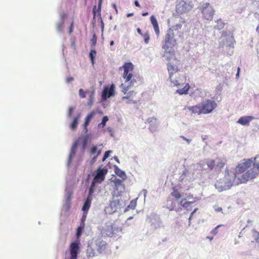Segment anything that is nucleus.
Instances as JSON below:
<instances>
[{
    "mask_svg": "<svg viewBox=\"0 0 259 259\" xmlns=\"http://www.w3.org/2000/svg\"><path fill=\"white\" fill-rule=\"evenodd\" d=\"M134 69V65L131 62H126L124 65L119 67V70H123L122 77L125 80V83H128L127 86L122 83L121 87L122 88V92L125 96L123 97V99H128L131 102L136 103L137 101L134 100V97L136 96V93L134 91L128 92L130 88L134 86L137 82V77L134 75L132 72Z\"/></svg>",
    "mask_w": 259,
    "mask_h": 259,
    "instance_id": "f257e3e1",
    "label": "nucleus"
},
{
    "mask_svg": "<svg viewBox=\"0 0 259 259\" xmlns=\"http://www.w3.org/2000/svg\"><path fill=\"white\" fill-rule=\"evenodd\" d=\"M170 196L172 198V199L169 197L167 200V208L170 211L176 209L177 202L184 208H187L192 203V202L188 201L185 198H182V195L176 187L172 188Z\"/></svg>",
    "mask_w": 259,
    "mask_h": 259,
    "instance_id": "f03ea898",
    "label": "nucleus"
},
{
    "mask_svg": "<svg viewBox=\"0 0 259 259\" xmlns=\"http://www.w3.org/2000/svg\"><path fill=\"white\" fill-rule=\"evenodd\" d=\"M174 62H168L167 64V69L169 74V79L174 87H179L181 85V77L182 75L179 73V61L176 57L174 59Z\"/></svg>",
    "mask_w": 259,
    "mask_h": 259,
    "instance_id": "7ed1b4c3",
    "label": "nucleus"
},
{
    "mask_svg": "<svg viewBox=\"0 0 259 259\" xmlns=\"http://www.w3.org/2000/svg\"><path fill=\"white\" fill-rule=\"evenodd\" d=\"M107 248V243L100 238L93 239L89 244L87 253L90 257H93L104 252Z\"/></svg>",
    "mask_w": 259,
    "mask_h": 259,
    "instance_id": "20e7f679",
    "label": "nucleus"
},
{
    "mask_svg": "<svg viewBox=\"0 0 259 259\" xmlns=\"http://www.w3.org/2000/svg\"><path fill=\"white\" fill-rule=\"evenodd\" d=\"M174 37V30L170 28L168 29L162 45V48L165 50V52L170 53L176 46L177 42Z\"/></svg>",
    "mask_w": 259,
    "mask_h": 259,
    "instance_id": "39448f33",
    "label": "nucleus"
},
{
    "mask_svg": "<svg viewBox=\"0 0 259 259\" xmlns=\"http://www.w3.org/2000/svg\"><path fill=\"white\" fill-rule=\"evenodd\" d=\"M107 173L108 169L106 168H101L100 167L97 169L96 174L93 175L94 179L90 188V195L93 193L96 184H101L104 181Z\"/></svg>",
    "mask_w": 259,
    "mask_h": 259,
    "instance_id": "423d86ee",
    "label": "nucleus"
},
{
    "mask_svg": "<svg viewBox=\"0 0 259 259\" xmlns=\"http://www.w3.org/2000/svg\"><path fill=\"white\" fill-rule=\"evenodd\" d=\"M258 173L259 172L253 167V168L247 170L238 178L239 181L238 183H246L249 180L255 178L258 175Z\"/></svg>",
    "mask_w": 259,
    "mask_h": 259,
    "instance_id": "0eeeda50",
    "label": "nucleus"
},
{
    "mask_svg": "<svg viewBox=\"0 0 259 259\" xmlns=\"http://www.w3.org/2000/svg\"><path fill=\"white\" fill-rule=\"evenodd\" d=\"M200 106L202 114H206L212 112L217 108V103L214 100L207 99L201 103Z\"/></svg>",
    "mask_w": 259,
    "mask_h": 259,
    "instance_id": "6e6552de",
    "label": "nucleus"
},
{
    "mask_svg": "<svg viewBox=\"0 0 259 259\" xmlns=\"http://www.w3.org/2000/svg\"><path fill=\"white\" fill-rule=\"evenodd\" d=\"M201 13L204 19L211 21L214 15V10L209 3H206L202 7Z\"/></svg>",
    "mask_w": 259,
    "mask_h": 259,
    "instance_id": "1a4fd4ad",
    "label": "nucleus"
},
{
    "mask_svg": "<svg viewBox=\"0 0 259 259\" xmlns=\"http://www.w3.org/2000/svg\"><path fill=\"white\" fill-rule=\"evenodd\" d=\"M79 241L72 242L68 248L70 254L69 259H77V255L79 252Z\"/></svg>",
    "mask_w": 259,
    "mask_h": 259,
    "instance_id": "9d476101",
    "label": "nucleus"
},
{
    "mask_svg": "<svg viewBox=\"0 0 259 259\" xmlns=\"http://www.w3.org/2000/svg\"><path fill=\"white\" fill-rule=\"evenodd\" d=\"M252 161L250 159H243L239 163L235 168V174H240L244 172L250 167Z\"/></svg>",
    "mask_w": 259,
    "mask_h": 259,
    "instance_id": "9b49d317",
    "label": "nucleus"
},
{
    "mask_svg": "<svg viewBox=\"0 0 259 259\" xmlns=\"http://www.w3.org/2000/svg\"><path fill=\"white\" fill-rule=\"evenodd\" d=\"M114 95V85L112 84L110 88H105L102 93V97L104 99L110 98Z\"/></svg>",
    "mask_w": 259,
    "mask_h": 259,
    "instance_id": "f8f14e48",
    "label": "nucleus"
},
{
    "mask_svg": "<svg viewBox=\"0 0 259 259\" xmlns=\"http://www.w3.org/2000/svg\"><path fill=\"white\" fill-rule=\"evenodd\" d=\"M187 9V5L185 2H180L177 5L176 11L178 13L183 14L186 12Z\"/></svg>",
    "mask_w": 259,
    "mask_h": 259,
    "instance_id": "ddd939ff",
    "label": "nucleus"
},
{
    "mask_svg": "<svg viewBox=\"0 0 259 259\" xmlns=\"http://www.w3.org/2000/svg\"><path fill=\"white\" fill-rule=\"evenodd\" d=\"M187 109L191 112V114L201 115L202 114L201 106L199 105L189 106Z\"/></svg>",
    "mask_w": 259,
    "mask_h": 259,
    "instance_id": "4468645a",
    "label": "nucleus"
},
{
    "mask_svg": "<svg viewBox=\"0 0 259 259\" xmlns=\"http://www.w3.org/2000/svg\"><path fill=\"white\" fill-rule=\"evenodd\" d=\"M253 119L251 116H245L241 117L237 122L243 125H248L249 122Z\"/></svg>",
    "mask_w": 259,
    "mask_h": 259,
    "instance_id": "2eb2a0df",
    "label": "nucleus"
},
{
    "mask_svg": "<svg viewBox=\"0 0 259 259\" xmlns=\"http://www.w3.org/2000/svg\"><path fill=\"white\" fill-rule=\"evenodd\" d=\"M150 21L151 22V24L153 25V28L154 29V31L157 35V36H159L160 34V30L159 28L158 24L157 22V21L156 19V18L153 16H151L150 17Z\"/></svg>",
    "mask_w": 259,
    "mask_h": 259,
    "instance_id": "dca6fc26",
    "label": "nucleus"
},
{
    "mask_svg": "<svg viewBox=\"0 0 259 259\" xmlns=\"http://www.w3.org/2000/svg\"><path fill=\"white\" fill-rule=\"evenodd\" d=\"M216 161V169L221 170L224 167L226 163V160L223 158H217Z\"/></svg>",
    "mask_w": 259,
    "mask_h": 259,
    "instance_id": "f3484780",
    "label": "nucleus"
},
{
    "mask_svg": "<svg viewBox=\"0 0 259 259\" xmlns=\"http://www.w3.org/2000/svg\"><path fill=\"white\" fill-rule=\"evenodd\" d=\"M97 112L95 111H92L85 118V121L83 123V126H84V128L85 130H87V127L88 125H89V123L90 122L91 119L96 114Z\"/></svg>",
    "mask_w": 259,
    "mask_h": 259,
    "instance_id": "a211bd4d",
    "label": "nucleus"
},
{
    "mask_svg": "<svg viewBox=\"0 0 259 259\" xmlns=\"http://www.w3.org/2000/svg\"><path fill=\"white\" fill-rule=\"evenodd\" d=\"M103 0H99L98 2V9L96 10V6H94L93 8V13L94 17H95L96 15L97 14L98 16L99 17H101V6L102 4Z\"/></svg>",
    "mask_w": 259,
    "mask_h": 259,
    "instance_id": "6ab92c4d",
    "label": "nucleus"
},
{
    "mask_svg": "<svg viewBox=\"0 0 259 259\" xmlns=\"http://www.w3.org/2000/svg\"><path fill=\"white\" fill-rule=\"evenodd\" d=\"M91 195H90L89 194V196L88 197V198H87L85 201L84 203V204H83V207L82 208V210L84 212L86 211V212H87V211H88V210L89 209V208L90 207L91 203V201H92Z\"/></svg>",
    "mask_w": 259,
    "mask_h": 259,
    "instance_id": "aec40b11",
    "label": "nucleus"
},
{
    "mask_svg": "<svg viewBox=\"0 0 259 259\" xmlns=\"http://www.w3.org/2000/svg\"><path fill=\"white\" fill-rule=\"evenodd\" d=\"M76 148H77V143H75L73 144V145L71 147V151H70V153L69 157V159H68L69 163L71 162L72 159L75 156Z\"/></svg>",
    "mask_w": 259,
    "mask_h": 259,
    "instance_id": "412c9836",
    "label": "nucleus"
},
{
    "mask_svg": "<svg viewBox=\"0 0 259 259\" xmlns=\"http://www.w3.org/2000/svg\"><path fill=\"white\" fill-rule=\"evenodd\" d=\"M190 88L189 84L186 83L183 88L177 90L176 93L180 95L187 94Z\"/></svg>",
    "mask_w": 259,
    "mask_h": 259,
    "instance_id": "4be33fe9",
    "label": "nucleus"
},
{
    "mask_svg": "<svg viewBox=\"0 0 259 259\" xmlns=\"http://www.w3.org/2000/svg\"><path fill=\"white\" fill-rule=\"evenodd\" d=\"M115 172L117 176L121 178L123 180H125L126 179V176L125 172L121 170L117 166L115 168Z\"/></svg>",
    "mask_w": 259,
    "mask_h": 259,
    "instance_id": "5701e85b",
    "label": "nucleus"
},
{
    "mask_svg": "<svg viewBox=\"0 0 259 259\" xmlns=\"http://www.w3.org/2000/svg\"><path fill=\"white\" fill-rule=\"evenodd\" d=\"M229 176V172H228V175L225 176V178L227 180H229L228 186H232L235 181L236 177V174H234V173L232 174V179H229V178H228Z\"/></svg>",
    "mask_w": 259,
    "mask_h": 259,
    "instance_id": "b1692460",
    "label": "nucleus"
},
{
    "mask_svg": "<svg viewBox=\"0 0 259 259\" xmlns=\"http://www.w3.org/2000/svg\"><path fill=\"white\" fill-rule=\"evenodd\" d=\"M97 55L96 51L95 50H92L89 54V57L91 59L92 65L95 63V58Z\"/></svg>",
    "mask_w": 259,
    "mask_h": 259,
    "instance_id": "393cba45",
    "label": "nucleus"
},
{
    "mask_svg": "<svg viewBox=\"0 0 259 259\" xmlns=\"http://www.w3.org/2000/svg\"><path fill=\"white\" fill-rule=\"evenodd\" d=\"M78 118H79V116H77V117L76 116L74 117L72 123L70 125V128L72 130H73L76 128L78 123Z\"/></svg>",
    "mask_w": 259,
    "mask_h": 259,
    "instance_id": "a878e982",
    "label": "nucleus"
},
{
    "mask_svg": "<svg viewBox=\"0 0 259 259\" xmlns=\"http://www.w3.org/2000/svg\"><path fill=\"white\" fill-rule=\"evenodd\" d=\"M207 165L210 169L216 168V161L215 160H210L207 162Z\"/></svg>",
    "mask_w": 259,
    "mask_h": 259,
    "instance_id": "bb28decb",
    "label": "nucleus"
},
{
    "mask_svg": "<svg viewBox=\"0 0 259 259\" xmlns=\"http://www.w3.org/2000/svg\"><path fill=\"white\" fill-rule=\"evenodd\" d=\"M99 150H101V149H98V148H97V146L93 145L90 148V154L91 155H94H94H95L96 154H97V152H98V151H99Z\"/></svg>",
    "mask_w": 259,
    "mask_h": 259,
    "instance_id": "cd10ccee",
    "label": "nucleus"
},
{
    "mask_svg": "<svg viewBox=\"0 0 259 259\" xmlns=\"http://www.w3.org/2000/svg\"><path fill=\"white\" fill-rule=\"evenodd\" d=\"M253 165V167L255 168H256V170L259 172V156L255 157Z\"/></svg>",
    "mask_w": 259,
    "mask_h": 259,
    "instance_id": "c85d7f7f",
    "label": "nucleus"
},
{
    "mask_svg": "<svg viewBox=\"0 0 259 259\" xmlns=\"http://www.w3.org/2000/svg\"><path fill=\"white\" fill-rule=\"evenodd\" d=\"M120 201L119 200H113L110 202V205L112 208H115L117 206L119 205Z\"/></svg>",
    "mask_w": 259,
    "mask_h": 259,
    "instance_id": "c756f323",
    "label": "nucleus"
},
{
    "mask_svg": "<svg viewBox=\"0 0 259 259\" xmlns=\"http://www.w3.org/2000/svg\"><path fill=\"white\" fill-rule=\"evenodd\" d=\"M97 37L95 34H94L93 36V37L91 38L90 40L91 45L92 48H94L97 43Z\"/></svg>",
    "mask_w": 259,
    "mask_h": 259,
    "instance_id": "7c9ffc66",
    "label": "nucleus"
},
{
    "mask_svg": "<svg viewBox=\"0 0 259 259\" xmlns=\"http://www.w3.org/2000/svg\"><path fill=\"white\" fill-rule=\"evenodd\" d=\"M137 204V201L136 200H133L130 202V204L127 206V208L134 209L135 208Z\"/></svg>",
    "mask_w": 259,
    "mask_h": 259,
    "instance_id": "2f4dec72",
    "label": "nucleus"
},
{
    "mask_svg": "<svg viewBox=\"0 0 259 259\" xmlns=\"http://www.w3.org/2000/svg\"><path fill=\"white\" fill-rule=\"evenodd\" d=\"M253 237L256 241L259 240V232L255 230H252Z\"/></svg>",
    "mask_w": 259,
    "mask_h": 259,
    "instance_id": "473e14b6",
    "label": "nucleus"
},
{
    "mask_svg": "<svg viewBox=\"0 0 259 259\" xmlns=\"http://www.w3.org/2000/svg\"><path fill=\"white\" fill-rule=\"evenodd\" d=\"M142 36L143 37L145 42L146 44H148L149 43V40L150 39L149 34L148 32L144 33L142 35Z\"/></svg>",
    "mask_w": 259,
    "mask_h": 259,
    "instance_id": "72a5a7b5",
    "label": "nucleus"
},
{
    "mask_svg": "<svg viewBox=\"0 0 259 259\" xmlns=\"http://www.w3.org/2000/svg\"><path fill=\"white\" fill-rule=\"evenodd\" d=\"M114 183L115 184V186L116 187H118L120 186H122V181L118 179H115L114 180Z\"/></svg>",
    "mask_w": 259,
    "mask_h": 259,
    "instance_id": "f704fd0d",
    "label": "nucleus"
},
{
    "mask_svg": "<svg viewBox=\"0 0 259 259\" xmlns=\"http://www.w3.org/2000/svg\"><path fill=\"white\" fill-rule=\"evenodd\" d=\"M102 150H99L98 151L97 154L94 156L93 158L92 159L91 161V163L93 164L97 160L98 156L101 153Z\"/></svg>",
    "mask_w": 259,
    "mask_h": 259,
    "instance_id": "c9c22d12",
    "label": "nucleus"
},
{
    "mask_svg": "<svg viewBox=\"0 0 259 259\" xmlns=\"http://www.w3.org/2000/svg\"><path fill=\"white\" fill-rule=\"evenodd\" d=\"M108 120V117L107 116H104L102 121L100 124H99V125H102V127H104L105 126L106 122Z\"/></svg>",
    "mask_w": 259,
    "mask_h": 259,
    "instance_id": "e433bc0d",
    "label": "nucleus"
},
{
    "mask_svg": "<svg viewBox=\"0 0 259 259\" xmlns=\"http://www.w3.org/2000/svg\"><path fill=\"white\" fill-rule=\"evenodd\" d=\"M84 229L80 227H78L77 229V231H76V236L77 237H79L80 236V235H81V233H82V232L83 231Z\"/></svg>",
    "mask_w": 259,
    "mask_h": 259,
    "instance_id": "4c0bfd02",
    "label": "nucleus"
},
{
    "mask_svg": "<svg viewBox=\"0 0 259 259\" xmlns=\"http://www.w3.org/2000/svg\"><path fill=\"white\" fill-rule=\"evenodd\" d=\"M87 92H84L82 89L79 90V95L81 98H84L85 97V94Z\"/></svg>",
    "mask_w": 259,
    "mask_h": 259,
    "instance_id": "58836bf2",
    "label": "nucleus"
},
{
    "mask_svg": "<svg viewBox=\"0 0 259 259\" xmlns=\"http://www.w3.org/2000/svg\"><path fill=\"white\" fill-rule=\"evenodd\" d=\"M93 100H94V92H91L90 93V99H89V105H91L93 104Z\"/></svg>",
    "mask_w": 259,
    "mask_h": 259,
    "instance_id": "ea45409f",
    "label": "nucleus"
},
{
    "mask_svg": "<svg viewBox=\"0 0 259 259\" xmlns=\"http://www.w3.org/2000/svg\"><path fill=\"white\" fill-rule=\"evenodd\" d=\"M111 152V151H107L105 152L103 158V161H105L107 158L109 157L110 153Z\"/></svg>",
    "mask_w": 259,
    "mask_h": 259,
    "instance_id": "a19ab883",
    "label": "nucleus"
},
{
    "mask_svg": "<svg viewBox=\"0 0 259 259\" xmlns=\"http://www.w3.org/2000/svg\"><path fill=\"white\" fill-rule=\"evenodd\" d=\"M221 225H220L217 226L214 229H213L211 231V233L212 234H213V235H215V234H217L218 233V228H219V227H221Z\"/></svg>",
    "mask_w": 259,
    "mask_h": 259,
    "instance_id": "79ce46f5",
    "label": "nucleus"
},
{
    "mask_svg": "<svg viewBox=\"0 0 259 259\" xmlns=\"http://www.w3.org/2000/svg\"><path fill=\"white\" fill-rule=\"evenodd\" d=\"M63 27V23H59L57 25V29L59 31H61L62 28Z\"/></svg>",
    "mask_w": 259,
    "mask_h": 259,
    "instance_id": "37998d69",
    "label": "nucleus"
},
{
    "mask_svg": "<svg viewBox=\"0 0 259 259\" xmlns=\"http://www.w3.org/2000/svg\"><path fill=\"white\" fill-rule=\"evenodd\" d=\"M73 26H74V23H73V22H72L70 24V26L69 27V32L70 34L72 33V32H73Z\"/></svg>",
    "mask_w": 259,
    "mask_h": 259,
    "instance_id": "c03bdc74",
    "label": "nucleus"
},
{
    "mask_svg": "<svg viewBox=\"0 0 259 259\" xmlns=\"http://www.w3.org/2000/svg\"><path fill=\"white\" fill-rule=\"evenodd\" d=\"M73 110H74V108L73 107H69L68 112V115L69 117H70L71 116L72 112Z\"/></svg>",
    "mask_w": 259,
    "mask_h": 259,
    "instance_id": "a18cd8bd",
    "label": "nucleus"
},
{
    "mask_svg": "<svg viewBox=\"0 0 259 259\" xmlns=\"http://www.w3.org/2000/svg\"><path fill=\"white\" fill-rule=\"evenodd\" d=\"M87 212L85 213V212H84L83 214L81 219V222H85V219L87 218Z\"/></svg>",
    "mask_w": 259,
    "mask_h": 259,
    "instance_id": "49530a36",
    "label": "nucleus"
},
{
    "mask_svg": "<svg viewBox=\"0 0 259 259\" xmlns=\"http://www.w3.org/2000/svg\"><path fill=\"white\" fill-rule=\"evenodd\" d=\"M74 78L72 77H68L66 78V81L67 82L69 83L71 81L73 80Z\"/></svg>",
    "mask_w": 259,
    "mask_h": 259,
    "instance_id": "de8ad7c7",
    "label": "nucleus"
},
{
    "mask_svg": "<svg viewBox=\"0 0 259 259\" xmlns=\"http://www.w3.org/2000/svg\"><path fill=\"white\" fill-rule=\"evenodd\" d=\"M183 139H184V140H185L186 141H187V142L189 144L191 142V140H189V139H188L187 138H186L185 137H184V136H181V137Z\"/></svg>",
    "mask_w": 259,
    "mask_h": 259,
    "instance_id": "09e8293b",
    "label": "nucleus"
},
{
    "mask_svg": "<svg viewBox=\"0 0 259 259\" xmlns=\"http://www.w3.org/2000/svg\"><path fill=\"white\" fill-rule=\"evenodd\" d=\"M84 226H85V223L84 222H80V225H79V226L80 227L84 229Z\"/></svg>",
    "mask_w": 259,
    "mask_h": 259,
    "instance_id": "8fccbe9b",
    "label": "nucleus"
},
{
    "mask_svg": "<svg viewBox=\"0 0 259 259\" xmlns=\"http://www.w3.org/2000/svg\"><path fill=\"white\" fill-rule=\"evenodd\" d=\"M135 5L137 7H141V5H140L139 3L138 2V1L136 0L135 1Z\"/></svg>",
    "mask_w": 259,
    "mask_h": 259,
    "instance_id": "3c124183",
    "label": "nucleus"
},
{
    "mask_svg": "<svg viewBox=\"0 0 259 259\" xmlns=\"http://www.w3.org/2000/svg\"><path fill=\"white\" fill-rule=\"evenodd\" d=\"M240 71V68L239 67H238V69H237V73L236 74V78H238L239 76Z\"/></svg>",
    "mask_w": 259,
    "mask_h": 259,
    "instance_id": "603ef678",
    "label": "nucleus"
},
{
    "mask_svg": "<svg viewBox=\"0 0 259 259\" xmlns=\"http://www.w3.org/2000/svg\"><path fill=\"white\" fill-rule=\"evenodd\" d=\"M137 32L141 36L143 35V33L142 32L141 29L140 28L137 29Z\"/></svg>",
    "mask_w": 259,
    "mask_h": 259,
    "instance_id": "864d4df0",
    "label": "nucleus"
},
{
    "mask_svg": "<svg viewBox=\"0 0 259 259\" xmlns=\"http://www.w3.org/2000/svg\"><path fill=\"white\" fill-rule=\"evenodd\" d=\"M216 211L219 212L222 211V208L221 207H218L217 208L215 209Z\"/></svg>",
    "mask_w": 259,
    "mask_h": 259,
    "instance_id": "5fc2aeb1",
    "label": "nucleus"
},
{
    "mask_svg": "<svg viewBox=\"0 0 259 259\" xmlns=\"http://www.w3.org/2000/svg\"><path fill=\"white\" fill-rule=\"evenodd\" d=\"M112 6H113V7L115 9V11H116V13H117V7H116V4H113L112 5Z\"/></svg>",
    "mask_w": 259,
    "mask_h": 259,
    "instance_id": "6e6d98bb",
    "label": "nucleus"
},
{
    "mask_svg": "<svg viewBox=\"0 0 259 259\" xmlns=\"http://www.w3.org/2000/svg\"><path fill=\"white\" fill-rule=\"evenodd\" d=\"M148 15V12H144L142 13V16H146Z\"/></svg>",
    "mask_w": 259,
    "mask_h": 259,
    "instance_id": "4d7b16f0",
    "label": "nucleus"
},
{
    "mask_svg": "<svg viewBox=\"0 0 259 259\" xmlns=\"http://www.w3.org/2000/svg\"><path fill=\"white\" fill-rule=\"evenodd\" d=\"M220 184V182H217V183L215 184V187L216 188H218V187L219 186Z\"/></svg>",
    "mask_w": 259,
    "mask_h": 259,
    "instance_id": "13d9d810",
    "label": "nucleus"
},
{
    "mask_svg": "<svg viewBox=\"0 0 259 259\" xmlns=\"http://www.w3.org/2000/svg\"><path fill=\"white\" fill-rule=\"evenodd\" d=\"M134 14L133 13H130V14H128L127 15V17H131V16H133Z\"/></svg>",
    "mask_w": 259,
    "mask_h": 259,
    "instance_id": "bf43d9fd",
    "label": "nucleus"
},
{
    "mask_svg": "<svg viewBox=\"0 0 259 259\" xmlns=\"http://www.w3.org/2000/svg\"><path fill=\"white\" fill-rule=\"evenodd\" d=\"M114 41H113V40H112V41H111L110 42V46H113V45H114Z\"/></svg>",
    "mask_w": 259,
    "mask_h": 259,
    "instance_id": "052dcab7",
    "label": "nucleus"
},
{
    "mask_svg": "<svg viewBox=\"0 0 259 259\" xmlns=\"http://www.w3.org/2000/svg\"><path fill=\"white\" fill-rule=\"evenodd\" d=\"M256 31L259 33V25L256 27Z\"/></svg>",
    "mask_w": 259,
    "mask_h": 259,
    "instance_id": "680f3d73",
    "label": "nucleus"
},
{
    "mask_svg": "<svg viewBox=\"0 0 259 259\" xmlns=\"http://www.w3.org/2000/svg\"><path fill=\"white\" fill-rule=\"evenodd\" d=\"M207 238H208L210 240H211L213 239V237H208Z\"/></svg>",
    "mask_w": 259,
    "mask_h": 259,
    "instance_id": "e2e57ef3",
    "label": "nucleus"
},
{
    "mask_svg": "<svg viewBox=\"0 0 259 259\" xmlns=\"http://www.w3.org/2000/svg\"><path fill=\"white\" fill-rule=\"evenodd\" d=\"M224 189H225V188H224V187H222V188H221L220 191H222V190H224Z\"/></svg>",
    "mask_w": 259,
    "mask_h": 259,
    "instance_id": "0e129e2a",
    "label": "nucleus"
},
{
    "mask_svg": "<svg viewBox=\"0 0 259 259\" xmlns=\"http://www.w3.org/2000/svg\"><path fill=\"white\" fill-rule=\"evenodd\" d=\"M192 197H192V196H188V199H190V198H192Z\"/></svg>",
    "mask_w": 259,
    "mask_h": 259,
    "instance_id": "69168bd1",
    "label": "nucleus"
}]
</instances>
